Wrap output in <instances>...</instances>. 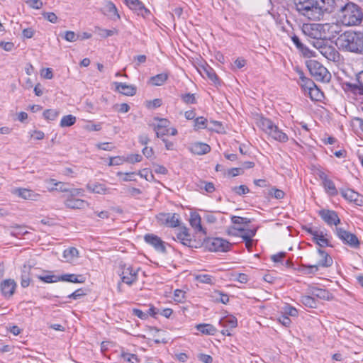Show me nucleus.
Segmentation results:
<instances>
[{
    "label": "nucleus",
    "mask_w": 363,
    "mask_h": 363,
    "mask_svg": "<svg viewBox=\"0 0 363 363\" xmlns=\"http://www.w3.org/2000/svg\"><path fill=\"white\" fill-rule=\"evenodd\" d=\"M215 298L216 301L226 304L229 301V297L227 294H223L220 291H215Z\"/></svg>",
    "instance_id": "50"
},
{
    "label": "nucleus",
    "mask_w": 363,
    "mask_h": 363,
    "mask_svg": "<svg viewBox=\"0 0 363 363\" xmlns=\"http://www.w3.org/2000/svg\"><path fill=\"white\" fill-rule=\"evenodd\" d=\"M337 26L335 23H303L302 26V32L303 34L315 40H327L334 37L337 33L336 28Z\"/></svg>",
    "instance_id": "3"
},
{
    "label": "nucleus",
    "mask_w": 363,
    "mask_h": 363,
    "mask_svg": "<svg viewBox=\"0 0 363 363\" xmlns=\"http://www.w3.org/2000/svg\"><path fill=\"white\" fill-rule=\"evenodd\" d=\"M205 245L210 251L213 252H228L231 247V243L221 238H208Z\"/></svg>",
    "instance_id": "9"
},
{
    "label": "nucleus",
    "mask_w": 363,
    "mask_h": 363,
    "mask_svg": "<svg viewBox=\"0 0 363 363\" xmlns=\"http://www.w3.org/2000/svg\"><path fill=\"white\" fill-rule=\"evenodd\" d=\"M138 174L140 175L142 178H145L147 181H150L153 178L152 174L148 169H143V170L140 171Z\"/></svg>",
    "instance_id": "63"
},
{
    "label": "nucleus",
    "mask_w": 363,
    "mask_h": 363,
    "mask_svg": "<svg viewBox=\"0 0 363 363\" xmlns=\"http://www.w3.org/2000/svg\"><path fill=\"white\" fill-rule=\"evenodd\" d=\"M238 231H240V237L243 239V240H249L252 239V238L256 234V230L255 229H245L242 227L241 228L237 229Z\"/></svg>",
    "instance_id": "38"
},
{
    "label": "nucleus",
    "mask_w": 363,
    "mask_h": 363,
    "mask_svg": "<svg viewBox=\"0 0 363 363\" xmlns=\"http://www.w3.org/2000/svg\"><path fill=\"white\" fill-rule=\"evenodd\" d=\"M301 302L306 307L315 308L317 306V302L314 296H302L301 297Z\"/></svg>",
    "instance_id": "40"
},
{
    "label": "nucleus",
    "mask_w": 363,
    "mask_h": 363,
    "mask_svg": "<svg viewBox=\"0 0 363 363\" xmlns=\"http://www.w3.org/2000/svg\"><path fill=\"white\" fill-rule=\"evenodd\" d=\"M319 216L329 225H337L340 223L337 213L334 211L322 209L319 211Z\"/></svg>",
    "instance_id": "16"
},
{
    "label": "nucleus",
    "mask_w": 363,
    "mask_h": 363,
    "mask_svg": "<svg viewBox=\"0 0 363 363\" xmlns=\"http://www.w3.org/2000/svg\"><path fill=\"white\" fill-rule=\"evenodd\" d=\"M64 38L68 42H75L79 37L74 32L68 30L65 33Z\"/></svg>",
    "instance_id": "54"
},
{
    "label": "nucleus",
    "mask_w": 363,
    "mask_h": 363,
    "mask_svg": "<svg viewBox=\"0 0 363 363\" xmlns=\"http://www.w3.org/2000/svg\"><path fill=\"white\" fill-rule=\"evenodd\" d=\"M309 293L314 297H317L323 300H330L333 298L331 293L324 289L318 287H311Z\"/></svg>",
    "instance_id": "26"
},
{
    "label": "nucleus",
    "mask_w": 363,
    "mask_h": 363,
    "mask_svg": "<svg viewBox=\"0 0 363 363\" xmlns=\"http://www.w3.org/2000/svg\"><path fill=\"white\" fill-rule=\"evenodd\" d=\"M42 15L46 20L52 23H55L57 21L58 18L53 12H43Z\"/></svg>",
    "instance_id": "61"
},
{
    "label": "nucleus",
    "mask_w": 363,
    "mask_h": 363,
    "mask_svg": "<svg viewBox=\"0 0 363 363\" xmlns=\"http://www.w3.org/2000/svg\"><path fill=\"white\" fill-rule=\"evenodd\" d=\"M340 0H294L299 15L309 20L319 21L325 13H332L339 9V18L346 26H359L363 20L362 9L354 3L340 5Z\"/></svg>",
    "instance_id": "1"
},
{
    "label": "nucleus",
    "mask_w": 363,
    "mask_h": 363,
    "mask_svg": "<svg viewBox=\"0 0 363 363\" xmlns=\"http://www.w3.org/2000/svg\"><path fill=\"white\" fill-rule=\"evenodd\" d=\"M219 324L224 328H229L230 329L235 328L238 325V320L235 316L230 315L222 318Z\"/></svg>",
    "instance_id": "33"
},
{
    "label": "nucleus",
    "mask_w": 363,
    "mask_h": 363,
    "mask_svg": "<svg viewBox=\"0 0 363 363\" xmlns=\"http://www.w3.org/2000/svg\"><path fill=\"white\" fill-rule=\"evenodd\" d=\"M335 234L345 244L351 247L358 248L360 245V242L354 234L342 228H336Z\"/></svg>",
    "instance_id": "11"
},
{
    "label": "nucleus",
    "mask_w": 363,
    "mask_h": 363,
    "mask_svg": "<svg viewBox=\"0 0 363 363\" xmlns=\"http://www.w3.org/2000/svg\"><path fill=\"white\" fill-rule=\"evenodd\" d=\"M335 44L341 50L363 54V32L345 31L337 37Z\"/></svg>",
    "instance_id": "2"
},
{
    "label": "nucleus",
    "mask_w": 363,
    "mask_h": 363,
    "mask_svg": "<svg viewBox=\"0 0 363 363\" xmlns=\"http://www.w3.org/2000/svg\"><path fill=\"white\" fill-rule=\"evenodd\" d=\"M181 99L184 103L186 104H194L196 103V100L194 94H184L181 95Z\"/></svg>",
    "instance_id": "47"
},
{
    "label": "nucleus",
    "mask_w": 363,
    "mask_h": 363,
    "mask_svg": "<svg viewBox=\"0 0 363 363\" xmlns=\"http://www.w3.org/2000/svg\"><path fill=\"white\" fill-rule=\"evenodd\" d=\"M77 121V118L71 114L64 116L60 123L62 128L70 127L73 125Z\"/></svg>",
    "instance_id": "39"
},
{
    "label": "nucleus",
    "mask_w": 363,
    "mask_h": 363,
    "mask_svg": "<svg viewBox=\"0 0 363 363\" xmlns=\"http://www.w3.org/2000/svg\"><path fill=\"white\" fill-rule=\"evenodd\" d=\"M125 162H129L131 164H134L135 162H139L142 160L143 157L140 154H130L125 157Z\"/></svg>",
    "instance_id": "52"
},
{
    "label": "nucleus",
    "mask_w": 363,
    "mask_h": 363,
    "mask_svg": "<svg viewBox=\"0 0 363 363\" xmlns=\"http://www.w3.org/2000/svg\"><path fill=\"white\" fill-rule=\"evenodd\" d=\"M69 195L71 197L75 199L77 197H82L84 196V190L82 188L78 189H70L69 188Z\"/></svg>",
    "instance_id": "58"
},
{
    "label": "nucleus",
    "mask_w": 363,
    "mask_h": 363,
    "mask_svg": "<svg viewBox=\"0 0 363 363\" xmlns=\"http://www.w3.org/2000/svg\"><path fill=\"white\" fill-rule=\"evenodd\" d=\"M13 192L18 196L27 200L38 201V199L40 197V194L28 189L18 188L14 189Z\"/></svg>",
    "instance_id": "18"
},
{
    "label": "nucleus",
    "mask_w": 363,
    "mask_h": 363,
    "mask_svg": "<svg viewBox=\"0 0 363 363\" xmlns=\"http://www.w3.org/2000/svg\"><path fill=\"white\" fill-rule=\"evenodd\" d=\"M116 91L125 96H133L136 94V87L133 85L122 82H114Z\"/></svg>",
    "instance_id": "19"
},
{
    "label": "nucleus",
    "mask_w": 363,
    "mask_h": 363,
    "mask_svg": "<svg viewBox=\"0 0 363 363\" xmlns=\"http://www.w3.org/2000/svg\"><path fill=\"white\" fill-rule=\"evenodd\" d=\"M121 281L130 286L138 280V272L140 268L133 269L132 266L121 262L119 264Z\"/></svg>",
    "instance_id": "7"
},
{
    "label": "nucleus",
    "mask_w": 363,
    "mask_h": 363,
    "mask_svg": "<svg viewBox=\"0 0 363 363\" xmlns=\"http://www.w3.org/2000/svg\"><path fill=\"white\" fill-rule=\"evenodd\" d=\"M318 254L320 257V259L315 263L317 267H328L333 264V259L324 250L321 249L318 250Z\"/></svg>",
    "instance_id": "25"
},
{
    "label": "nucleus",
    "mask_w": 363,
    "mask_h": 363,
    "mask_svg": "<svg viewBox=\"0 0 363 363\" xmlns=\"http://www.w3.org/2000/svg\"><path fill=\"white\" fill-rule=\"evenodd\" d=\"M300 84L306 93L308 92L310 89H311L313 87H314L315 85L313 80L304 77L303 72H301L300 74Z\"/></svg>",
    "instance_id": "36"
},
{
    "label": "nucleus",
    "mask_w": 363,
    "mask_h": 363,
    "mask_svg": "<svg viewBox=\"0 0 363 363\" xmlns=\"http://www.w3.org/2000/svg\"><path fill=\"white\" fill-rule=\"evenodd\" d=\"M307 67L310 74L315 80L328 82L330 80L331 74L329 71L319 62L311 60L307 62Z\"/></svg>",
    "instance_id": "6"
},
{
    "label": "nucleus",
    "mask_w": 363,
    "mask_h": 363,
    "mask_svg": "<svg viewBox=\"0 0 363 363\" xmlns=\"http://www.w3.org/2000/svg\"><path fill=\"white\" fill-rule=\"evenodd\" d=\"M268 195L272 198L280 200L284 197L285 193L284 191L277 189L276 187H272L269 189Z\"/></svg>",
    "instance_id": "42"
},
{
    "label": "nucleus",
    "mask_w": 363,
    "mask_h": 363,
    "mask_svg": "<svg viewBox=\"0 0 363 363\" xmlns=\"http://www.w3.org/2000/svg\"><path fill=\"white\" fill-rule=\"evenodd\" d=\"M341 194L342 197L349 202H354L356 204L357 202H363V196L351 189L342 190Z\"/></svg>",
    "instance_id": "20"
},
{
    "label": "nucleus",
    "mask_w": 363,
    "mask_h": 363,
    "mask_svg": "<svg viewBox=\"0 0 363 363\" xmlns=\"http://www.w3.org/2000/svg\"><path fill=\"white\" fill-rule=\"evenodd\" d=\"M169 75L167 73H160L150 79V82L153 86H162L167 80Z\"/></svg>",
    "instance_id": "34"
},
{
    "label": "nucleus",
    "mask_w": 363,
    "mask_h": 363,
    "mask_svg": "<svg viewBox=\"0 0 363 363\" xmlns=\"http://www.w3.org/2000/svg\"><path fill=\"white\" fill-rule=\"evenodd\" d=\"M136 175H137V174L135 172L123 173L121 172H118L117 173V176L121 177L123 182L135 181Z\"/></svg>",
    "instance_id": "45"
},
{
    "label": "nucleus",
    "mask_w": 363,
    "mask_h": 363,
    "mask_svg": "<svg viewBox=\"0 0 363 363\" xmlns=\"http://www.w3.org/2000/svg\"><path fill=\"white\" fill-rule=\"evenodd\" d=\"M85 294H86L84 292V290L82 289H79L74 291L73 293H72L71 294H69L68 296V298L77 300L81 298L82 296H84Z\"/></svg>",
    "instance_id": "64"
},
{
    "label": "nucleus",
    "mask_w": 363,
    "mask_h": 363,
    "mask_svg": "<svg viewBox=\"0 0 363 363\" xmlns=\"http://www.w3.org/2000/svg\"><path fill=\"white\" fill-rule=\"evenodd\" d=\"M123 1L130 9L134 11L138 15L145 17L150 14V10L140 0H123Z\"/></svg>",
    "instance_id": "14"
},
{
    "label": "nucleus",
    "mask_w": 363,
    "mask_h": 363,
    "mask_svg": "<svg viewBox=\"0 0 363 363\" xmlns=\"http://www.w3.org/2000/svg\"><path fill=\"white\" fill-rule=\"evenodd\" d=\"M203 69V73L212 82L216 83L218 80V77L213 68H211L209 66H206V67H204Z\"/></svg>",
    "instance_id": "43"
},
{
    "label": "nucleus",
    "mask_w": 363,
    "mask_h": 363,
    "mask_svg": "<svg viewBox=\"0 0 363 363\" xmlns=\"http://www.w3.org/2000/svg\"><path fill=\"white\" fill-rule=\"evenodd\" d=\"M319 268L315 264H301L298 269L299 272L303 274H313L318 271Z\"/></svg>",
    "instance_id": "37"
},
{
    "label": "nucleus",
    "mask_w": 363,
    "mask_h": 363,
    "mask_svg": "<svg viewBox=\"0 0 363 363\" xmlns=\"http://www.w3.org/2000/svg\"><path fill=\"white\" fill-rule=\"evenodd\" d=\"M59 113V111L55 109H47L43 112V116L48 121H55Z\"/></svg>",
    "instance_id": "44"
},
{
    "label": "nucleus",
    "mask_w": 363,
    "mask_h": 363,
    "mask_svg": "<svg viewBox=\"0 0 363 363\" xmlns=\"http://www.w3.org/2000/svg\"><path fill=\"white\" fill-rule=\"evenodd\" d=\"M185 299V292L180 289H176L174 292V300L177 302L182 303Z\"/></svg>",
    "instance_id": "56"
},
{
    "label": "nucleus",
    "mask_w": 363,
    "mask_h": 363,
    "mask_svg": "<svg viewBox=\"0 0 363 363\" xmlns=\"http://www.w3.org/2000/svg\"><path fill=\"white\" fill-rule=\"evenodd\" d=\"M59 281H67L71 283H84L85 278L82 274H65L59 276Z\"/></svg>",
    "instance_id": "30"
},
{
    "label": "nucleus",
    "mask_w": 363,
    "mask_h": 363,
    "mask_svg": "<svg viewBox=\"0 0 363 363\" xmlns=\"http://www.w3.org/2000/svg\"><path fill=\"white\" fill-rule=\"evenodd\" d=\"M344 87L346 91H351L354 94L363 95V71L357 75L356 82H345Z\"/></svg>",
    "instance_id": "13"
},
{
    "label": "nucleus",
    "mask_w": 363,
    "mask_h": 363,
    "mask_svg": "<svg viewBox=\"0 0 363 363\" xmlns=\"http://www.w3.org/2000/svg\"><path fill=\"white\" fill-rule=\"evenodd\" d=\"M145 241L152 246L155 250L161 253L166 252L165 242L160 237L154 234H146L144 236Z\"/></svg>",
    "instance_id": "15"
},
{
    "label": "nucleus",
    "mask_w": 363,
    "mask_h": 363,
    "mask_svg": "<svg viewBox=\"0 0 363 363\" xmlns=\"http://www.w3.org/2000/svg\"><path fill=\"white\" fill-rule=\"evenodd\" d=\"M79 257V251L76 247H70L63 252V257L67 262H71Z\"/></svg>",
    "instance_id": "35"
},
{
    "label": "nucleus",
    "mask_w": 363,
    "mask_h": 363,
    "mask_svg": "<svg viewBox=\"0 0 363 363\" xmlns=\"http://www.w3.org/2000/svg\"><path fill=\"white\" fill-rule=\"evenodd\" d=\"M231 220L235 225H246L250 222L249 218L240 216H233Z\"/></svg>",
    "instance_id": "55"
},
{
    "label": "nucleus",
    "mask_w": 363,
    "mask_h": 363,
    "mask_svg": "<svg viewBox=\"0 0 363 363\" xmlns=\"http://www.w3.org/2000/svg\"><path fill=\"white\" fill-rule=\"evenodd\" d=\"M125 157H120V156L111 157L109 162H108V165L109 166L121 165L123 162H125Z\"/></svg>",
    "instance_id": "59"
},
{
    "label": "nucleus",
    "mask_w": 363,
    "mask_h": 363,
    "mask_svg": "<svg viewBox=\"0 0 363 363\" xmlns=\"http://www.w3.org/2000/svg\"><path fill=\"white\" fill-rule=\"evenodd\" d=\"M106 13L113 20H119L120 15L116 5L111 1H107L104 6Z\"/></svg>",
    "instance_id": "31"
},
{
    "label": "nucleus",
    "mask_w": 363,
    "mask_h": 363,
    "mask_svg": "<svg viewBox=\"0 0 363 363\" xmlns=\"http://www.w3.org/2000/svg\"><path fill=\"white\" fill-rule=\"evenodd\" d=\"M197 281H199L200 283L203 284H213V277L212 276L209 274H200L196 277Z\"/></svg>",
    "instance_id": "53"
},
{
    "label": "nucleus",
    "mask_w": 363,
    "mask_h": 363,
    "mask_svg": "<svg viewBox=\"0 0 363 363\" xmlns=\"http://www.w3.org/2000/svg\"><path fill=\"white\" fill-rule=\"evenodd\" d=\"M31 267L24 264L21 269V285L23 288H26L30 283Z\"/></svg>",
    "instance_id": "29"
},
{
    "label": "nucleus",
    "mask_w": 363,
    "mask_h": 363,
    "mask_svg": "<svg viewBox=\"0 0 363 363\" xmlns=\"http://www.w3.org/2000/svg\"><path fill=\"white\" fill-rule=\"evenodd\" d=\"M46 184H53L55 187H48L49 191H57L59 192H68L69 191V184L62 182H57L54 179H49L45 180Z\"/></svg>",
    "instance_id": "23"
},
{
    "label": "nucleus",
    "mask_w": 363,
    "mask_h": 363,
    "mask_svg": "<svg viewBox=\"0 0 363 363\" xmlns=\"http://www.w3.org/2000/svg\"><path fill=\"white\" fill-rule=\"evenodd\" d=\"M121 357L124 361L130 363H137L139 362L138 356L135 354L123 352L121 354Z\"/></svg>",
    "instance_id": "49"
},
{
    "label": "nucleus",
    "mask_w": 363,
    "mask_h": 363,
    "mask_svg": "<svg viewBox=\"0 0 363 363\" xmlns=\"http://www.w3.org/2000/svg\"><path fill=\"white\" fill-rule=\"evenodd\" d=\"M313 45L328 60L333 62L340 60V55L339 52L333 45H330L326 40L313 41Z\"/></svg>",
    "instance_id": "5"
},
{
    "label": "nucleus",
    "mask_w": 363,
    "mask_h": 363,
    "mask_svg": "<svg viewBox=\"0 0 363 363\" xmlns=\"http://www.w3.org/2000/svg\"><path fill=\"white\" fill-rule=\"evenodd\" d=\"M189 149L192 153L198 155H205L211 151V147L208 144L199 142L192 143Z\"/></svg>",
    "instance_id": "24"
},
{
    "label": "nucleus",
    "mask_w": 363,
    "mask_h": 363,
    "mask_svg": "<svg viewBox=\"0 0 363 363\" xmlns=\"http://www.w3.org/2000/svg\"><path fill=\"white\" fill-rule=\"evenodd\" d=\"M258 125L265 133L277 141L286 143L289 140L287 135L270 119L261 118L258 121Z\"/></svg>",
    "instance_id": "4"
},
{
    "label": "nucleus",
    "mask_w": 363,
    "mask_h": 363,
    "mask_svg": "<svg viewBox=\"0 0 363 363\" xmlns=\"http://www.w3.org/2000/svg\"><path fill=\"white\" fill-rule=\"evenodd\" d=\"M16 283L12 279H7L1 281L0 284V289L4 297L9 298L15 292Z\"/></svg>",
    "instance_id": "17"
},
{
    "label": "nucleus",
    "mask_w": 363,
    "mask_h": 363,
    "mask_svg": "<svg viewBox=\"0 0 363 363\" xmlns=\"http://www.w3.org/2000/svg\"><path fill=\"white\" fill-rule=\"evenodd\" d=\"M26 4L33 9H40L43 6V2L41 0H28Z\"/></svg>",
    "instance_id": "57"
},
{
    "label": "nucleus",
    "mask_w": 363,
    "mask_h": 363,
    "mask_svg": "<svg viewBox=\"0 0 363 363\" xmlns=\"http://www.w3.org/2000/svg\"><path fill=\"white\" fill-rule=\"evenodd\" d=\"M310 98L313 101H320L323 97V92L315 85L311 89H310L308 92Z\"/></svg>",
    "instance_id": "41"
},
{
    "label": "nucleus",
    "mask_w": 363,
    "mask_h": 363,
    "mask_svg": "<svg viewBox=\"0 0 363 363\" xmlns=\"http://www.w3.org/2000/svg\"><path fill=\"white\" fill-rule=\"evenodd\" d=\"M195 126L198 128H205L208 127V121L203 117H198L195 119Z\"/></svg>",
    "instance_id": "60"
},
{
    "label": "nucleus",
    "mask_w": 363,
    "mask_h": 363,
    "mask_svg": "<svg viewBox=\"0 0 363 363\" xmlns=\"http://www.w3.org/2000/svg\"><path fill=\"white\" fill-rule=\"evenodd\" d=\"M315 174L322 181L323 187L328 194L333 196L337 194V190L334 182L328 178V175L323 169H318Z\"/></svg>",
    "instance_id": "12"
},
{
    "label": "nucleus",
    "mask_w": 363,
    "mask_h": 363,
    "mask_svg": "<svg viewBox=\"0 0 363 363\" xmlns=\"http://www.w3.org/2000/svg\"><path fill=\"white\" fill-rule=\"evenodd\" d=\"M327 234L322 230H318L313 237V241L315 242L320 247L331 246L330 240L327 238Z\"/></svg>",
    "instance_id": "28"
},
{
    "label": "nucleus",
    "mask_w": 363,
    "mask_h": 363,
    "mask_svg": "<svg viewBox=\"0 0 363 363\" xmlns=\"http://www.w3.org/2000/svg\"><path fill=\"white\" fill-rule=\"evenodd\" d=\"M27 233H28V232L25 229V227L21 226L15 227L12 231V235L16 237L24 235Z\"/></svg>",
    "instance_id": "62"
},
{
    "label": "nucleus",
    "mask_w": 363,
    "mask_h": 363,
    "mask_svg": "<svg viewBox=\"0 0 363 363\" xmlns=\"http://www.w3.org/2000/svg\"><path fill=\"white\" fill-rule=\"evenodd\" d=\"M87 190L94 194H105L108 191L106 185L99 182H88L86 185Z\"/></svg>",
    "instance_id": "27"
},
{
    "label": "nucleus",
    "mask_w": 363,
    "mask_h": 363,
    "mask_svg": "<svg viewBox=\"0 0 363 363\" xmlns=\"http://www.w3.org/2000/svg\"><path fill=\"white\" fill-rule=\"evenodd\" d=\"M196 328L202 334L208 335H213L217 331L216 328L211 324H198Z\"/></svg>",
    "instance_id": "32"
},
{
    "label": "nucleus",
    "mask_w": 363,
    "mask_h": 363,
    "mask_svg": "<svg viewBox=\"0 0 363 363\" xmlns=\"http://www.w3.org/2000/svg\"><path fill=\"white\" fill-rule=\"evenodd\" d=\"M174 240H179L182 245L191 247L192 240L191 235L188 232V229L183 226L180 228L179 231L177 233V238Z\"/></svg>",
    "instance_id": "22"
},
{
    "label": "nucleus",
    "mask_w": 363,
    "mask_h": 363,
    "mask_svg": "<svg viewBox=\"0 0 363 363\" xmlns=\"http://www.w3.org/2000/svg\"><path fill=\"white\" fill-rule=\"evenodd\" d=\"M189 223L196 233H202L203 235L206 234V231L201 225V218L198 213H191Z\"/></svg>",
    "instance_id": "21"
},
{
    "label": "nucleus",
    "mask_w": 363,
    "mask_h": 363,
    "mask_svg": "<svg viewBox=\"0 0 363 363\" xmlns=\"http://www.w3.org/2000/svg\"><path fill=\"white\" fill-rule=\"evenodd\" d=\"M96 29L99 30V35L102 38H107L117 33V30L116 29L108 30L101 28H96Z\"/></svg>",
    "instance_id": "51"
},
{
    "label": "nucleus",
    "mask_w": 363,
    "mask_h": 363,
    "mask_svg": "<svg viewBox=\"0 0 363 363\" xmlns=\"http://www.w3.org/2000/svg\"><path fill=\"white\" fill-rule=\"evenodd\" d=\"M283 313H284L286 315H290L292 317H296L298 315V311L296 308L291 306L289 304H286L283 308Z\"/></svg>",
    "instance_id": "46"
},
{
    "label": "nucleus",
    "mask_w": 363,
    "mask_h": 363,
    "mask_svg": "<svg viewBox=\"0 0 363 363\" xmlns=\"http://www.w3.org/2000/svg\"><path fill=\"white\" fill-rule=\"evenodd\" d=\"M154 121H157L156 124H152L154 130L157 138H162L164 135H176L177 130L174 128H169L170 122L166 118H154Z\"/></svg>",
    "instance_id": "8"
},
{
    "label": "nucleus",
    "mask_w": 363,
    "mask_h": 363,
    "mask_svg": "<svg viewBox=\"0 0 363 363\" xmlns=\"http://www.w3.org/2000/svg\"><path fill=\"white\" fill-rule=\"evenodd\" d=\"M38 278L40 281H43L45 283H49V284L59 281V279H60L59 276H55V275H45V276L39 275V276H38Z\"/></svg>",
    "instance_id": "48"
},
{
    "label": "nucleus",
    "mask_w": 363,
    "mask_h": 363,
    "mask_svg": "<svg viewBox=\"0 0 363 363\" xmlns=\"http://www.w3.org/2000/svg\"><path fill=\"white\" fill-rule=\"evenodd\" d=\"M156 218L160 225L168 228L179 227L181 224L179 215L177 213H160Z\"/></svg>",
    "instance_id": "10"
}]
</instances>
